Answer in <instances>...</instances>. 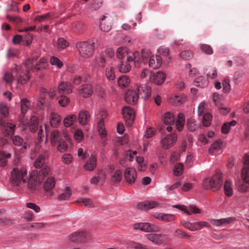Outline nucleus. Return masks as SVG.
<instances>
[{
    "mask_svg": "<svg viewBox=\"0 0 249 249\" xmlns=\"http://www.w3.org/2000/svg\"><path fill=\"white\" fill-rule=\"evenodd\" d=\"M175 117L173 113L166 112L164 114L163 122L166 124H172L174 123Z\"/></svg>",
    "mask_w": 249,
    "mask_h": 249,
    "instance_id": "44",
    "label": "nucleus"
},
{
    "mask_svg": "<svg viewBox=\"0 0 249 249\" xmlns=\"http://www.w3.org/2000/svg\"><path fill=\"white\" fill-rule=\"evenodd\" d=\"M223 182L222 176L221 173L215 174L212 178H207L204 180L203 186L205 189L210 190L213 192L218 190Z\"/></svg>",
    "mask_w": 249,
    "mask_h": 249,
    "instance_id": "3",
    "label": "nucleus"
},
{
    "mask_svg": "<svg viewBox=\"0 0 249 249\" xmlns=\"http://www.w3.org/2000/svg\"><path fill=\"white\" fill-rule=\"evenodd\" d=\"M59 133L56 130H54L51 133V142L53 146H54L56 145L57 142H58L59 140H61L59 139Z\"/></svg>",
    "mask_w": 249,
    "mask_h": 249,
    "instance_id": "47",
    "label": "nucleus"
},
{
    "mask_svg": "<svg viewBox=\"0 0 249 249\" xmlns=\"http://www.w3.org/2000/svg\"><path fill=\"white\" fill-rule=\"evenodd\" d=\"M53 15L52 13H48L43 15L37 16L34 18L35 21L41 22L46 19H48Z\"/></svg>",
    "mask_w": 249,
    "mask_h": 249,
    "instance_id": "60",
    "label": "nucleus"
},
{
    "mask_svg": "<svg viewBox=\"0 0 249 249\" xmlns=\"http://www.w3.org/2000/svg\"><path fill=\"white\" fill-rule=\"evenodd\" d=\"M20 70V67L18 66H16L15 67V70H13V73L15 72V71L17 72V74L15 75V77L17 79V81L18 83H20L21 84H26L28 81L29 80V76L27 74L25 73H18V71Z\"/></svg>",
    "mask_w": 249,
    "mask_h": 249,
    "instance_id": "27",
    "label": "nucleus"
},
{
    "mask_svg": "<svg viewBox=\"0 0 249 249\" xmlns=\"http://www.w3.org/2000/svg\"><path fill=\"white\" fill-rule=\"evenodd\" d=\"M77 92L80 96L85 98H89L93 94V87L90 84H83L78 88Z\"/></svg>",
    "mask_w": 249,
    "mask_h": 249,
    "instance_id": "9",
    "label": "nucleus"
},
{
    "mask_svg": "<svg viewBox=\"0 0 249 249\" xmlns=\"http://www.w3.org/2000/svg\"><path fill=\"white\" fill-rule=\"evenodd\" d=\"M180 57L185 60H189L193 57V53L191 51H182L180 54Z\"/></svg>",
    "mask_w": 249,
    "mask_h": 249,
    "instance_id": "61",
    "label": "nucleus"
},
{
    "mask_svg": "<svg viewBox=\"0 0 249 249\" xmlns=\"http://www.w3.org/2000/svg\"><path fill=\"white\" fill-rule=\"evenodd\" d=\"M187 127L188 129L191 132L195 131L201 126L200 124H197L194 119L190 118L187 120Z\"/></svg>",
    "mask_w": 249,
    "mask_h": 249,
    "instance_id": "33",
    "label": "nucleus"
},
{
    "mask_svg": "<svg viewBox=\"0 0 249 249\" xmlns=\"http://www.w3.org/2000/svg\"><path fill=\"white\" fill-rule=\"evenodd\" d=\"M130 83V79L125 75L120 76L118 80V84L120 87L124 88L128 86Z\"/></svg>",
    "mask_w": 249,
    "mask_h": 249,
    "instance_id": "39",
    "label": "nucleus"
},
{
    "mask_svg": "<svg viewBox=\"0 0 249 249\" xmlns=\"http://www.w3.org/2000/svg\"><path fill=\"white\" fill-rule=\"evenodd\" d=\"M184 167L182 163H179L176 164L173 170L174 174L176 176H179L182 175Z\"/></svg>",
    "mask_w": 249,
    "mask_h": 249,
    "instance_id": "56",
    "label": "nucleus"
},
{
    "mask_svg": "<svg viewBox=\"0 0 249 249\" xmlns=\"http://www.w3.org/2000/svg\"><path fill=\"white\" fill-rule=\"evenodd\" d=\"M13 145L16 146H21L20 150L24 152L29 147V144L25 142L23 138L19 135H13L10 138Z\"/></svg>",
    "mask_w": 249,
    "mask_h": 249,
    "instance_id": "12",
    "label": "nucleus"
},
{
    "mask_svg": "<svg viewBox=\"0 0 249 249\" xmlns=\"http://www.w3.org/2000/svg\"><path fill=\"white\" fill-rule=\"evenodd\" d=\"M76 46L80 55L84 58H89L91 56L95 48L94 43L92 41L77 42Z\"/></svg>",
    "mask_w": 249,
    "mask_h": 249,
    "instance_id": "4",
    "label": "nucleus"
},
{
    "mask_svg": "<svg viewBox=\"0 0 249 249\" xmlns=\"http://www.w3.org/2000/svg\"><path fill=\"white\" fill-rule=\"evenodd\" d=\"M86 25L81 22H76L72 25L73 31L77 33H82L86 30Z\"/></svg>",
    "mask_w": 249,
    "mask_h": 249,
    "instance_id": "37",
    "label": "nucleus"
},
{
    "mask_svg": "<svg viewBox=\"0 0 249 249\" xmlns=\"http://www.w3.org/2000/svg\"><path fill=\"white\" fill-rule=\"evenodd\" d=\"M57 100L58 104L62 107H67L70 102V98L66 95H60L57 97Z\"/></svg>",
    "mask_w": 249,
    "mask_h": 249,
    "instance_id": "41",
    "label": "nucleus"
},
{
    "mask_svg": "<svg viewBox=\"0 0 249 249\" xmlns=\"http://www.w3.org/2000/svg\"><path fill=\"white\" fill-rule=\"evenodd\" d=\"M27 175L26 172L24 169L14 168L11 172V177L13 182L16 185H18L22 181L26 182L25 177Z\"/></svg>",
    "mask_w": 249,
    "mask_h": 249,
    "instance_id": "6",
    "label": "nucleus"
},
{
    "mask_svg": "<svg viewBox=\"0 0 249 249\" xmlns=\"http://www.w3.org/2000/svg\"><path fill=\"white\" fill-rule=\"evenodd\" d=\"M69 240L74 243H84L90 240V235L86 231H76L71 233L68 237Z\"/></svg>",
    "mask_w": 249,
    "mask_h": 249,
    "instance_id": "5",
    "label": "nucleus"
},
{
    "mask_svg": "<svg viewBox=\"0 0 249 249\" xmlns=\"http://www.w3.org/2000/svg\"><path fill=\"white\" fill-rule=\"evenodd\" d=\"M77 117L74 114H70L66 116L64 120L63 123L66 127H70L76 121Z\"/></svg>",
    "mask_w": 249,
    "mask_h": 249,
    "instance_id": "35",
    "label": "nucleus"
},
{
    "mask_svg": "<svg viewBox=\"0 0 249 249\" xmlns=\"http://www.w3.org/2000/svg\"><path fill=\"white\" fill-rule=\"evenodd\" d=\"M105 75L107 78L109 80H113L115 78L114 69L112 67L106 69Z\"/></svg>",
    "mask_w": 249,
    "mask_h": 249,
    "instance_id": "50",
    "label": "nucleus"
},
{
    "mask_svg": "<svg viewBox=\"0 0 249 249\" xmlns=\"http://www.w3.org/2000/svg\"><path fill=\"white\" fill-rule=\"evenodd\" d=\"M201 49L204 53L208 54H211L213 53L212 47L207 44H202L201 46Z\"/></svg>",
    "mask_w": 249,
    "mask_h": 249,
    "instance_id": "63",
    "label": "nucleus"
},
{
    "mask_svg": "<svg viewBox=\"0 0 249 249\" xmlns=\"http://www.w3.org/2000/svg\"><path fill=\"white\" fill-rule=\"evenodd\" d=\"M0 113L4 117H7L9 115L8 106L4 103H0Z\"/></svg>",
    "mask_w": 249,
    "mask_h": 249,
    "instance_id": "55",
    "label": "nucleus"
},
{
    "mask_svg": "<svg viewBox=\"0 0 249 249\" xmlns=\"http://www.w3.org/2000/svg\"><path fill=\"white\" fill-rule=\"evenodd\" d=\"M14 79V76L12 74L9 72H6L5 73L3 76V80L5 81L6 83L11 84L12 83L13 80Z\"/></svg>",
    "mask_w": 249,
    "mask_h": 249,
    "instance_id": "64",
    "label": "nucleus"
},
{
    "mask_svg": "<svg viewBox=\"0 0 249 249\" xmlns=\"http://www.w3.org/2000/svg\"><path fill=\"white\" fill-rule=\"evenodd\" d=\"M172 100L173 104L176 106H179L186 101L185 96L183 94L176 95L172 98Z\"/></svg>",
    "mask_w": 249,
    "mask_h": 249,
    "instance_id": "42",
    "label": "nucleus"
},
{
    "mask_svg": "<svg viewBox=\"0 0 249 249\" xmlns=\"http://www.w3.org/2000/svg\"><path fill=\"white\" fill-rule=\"evenodd\" d=\"M159 205V202L156 201H147L141 202L137 204V207L139 209L147 210L157 207Z\"/></svg>",
    "mask_w": 249,
    "mask_h": 249,
    "instance_id": "24",
    "label": "nucleus"
},
{
    "mask_svg": "<svg viewBox=\"0 0 249 249\" xmlns=\"http://www.w3.org/2000/svg\"><path fill=\"white\" fill-rule=\"evenodd\" d=\"M139 98V95L136 90H128L125 94L124 100L129 104H135Z\"/></svg>",
    "mask_w": 249,
    "mask_h": 249,
    "instance_id": "17",
    "label": "nucleus"
},
{
    "mask_svg": "<svg viewBox=\"0 0 249 249\" xmlns=\"http://www.w3.org/2000/svg\"><path fill=\"white\" fill-rule=\"evenodd\" d=\"M90 118L89 113L87 110H82L79 111L77 120L80 124L85 125L89 122Z\"/></svg>",
    "mask_w": 249,
    "mask_h": 249,
    "instance_id": "22",
    "label": "nucleus"
},
{
    "mask_svg": "<svg viewBox=\"0 0 249 249\" xmlns=\"http://www.w3.org/2000/svg\"><path fill=\"white\" fill-rule=\"evenodd\" d=\"M49 157V153L47 150H44L41 153L39 154L37 158L36 159L34 162V166L36 168H42L41 169L45 167H48L46 166V161Z\"/></svg>",
    "mask_w": 249,
    "mask_h": 249,
    "instance_id": "10",
    "label": "nucleus"
},
{
    "mask_svg": "<svg viewBox=\"0 0 249 249\" xmlns=\"http://www.w3.org/2000/svg\"><path fill=\"white\" fill-rule=\"evenodd\" d=\"M135 230H140L145 232H158L160 231L159 226L149 223H138L133 225Z\"/></svg>",
    "mask_w": 249,
    "mask_h": 249,
    "instance_id": "8",
    "label": "nucleus"
},
{
    "mask_svg": "<svg viewBox=\"0 0 249 249\" xmlns=\"http://www.w3.org/2000/svg\"><path fill=\"white\" fill-rule=\"evenodd\" d=\"M224 191L225 195L228 196H231L233 194V190L231 187V182L226 180L224 184Z\"/></svg>",
    "mask_w": 249,
    "mask_h": 249,
    "instance_id": "51",
    "label": "nucleus"
},
{
    "mask_svg": "<svg viewBox=\"0 0 249 249\" xmlns=\"http://www.w3.org/2000/svg\"><path fill=\"white\" fill-rule=\"evenodd\" d=\"M177 139V136L175 134H171L164 137L161 141L162 146L166 149L169 148L173 145Z\"/></svg>",
    "mask_w": 249,
    "mask_h": 249,
    "instance_id": "19",
    "label": "nucleus"
},
{
    "mask_svg": "<svg viewBox=\"0 0 249 249\" xmlns=\"http://www.w3.org/2000/svg\"><path fill=\"white\" fill-rule=\"evenodd\" d=\"M30 106L29 101L26 98H22L21 100V112L24 114L26 113Z\"/></svg>",
    "mask_w": 249,
    "mask_h": 249,
    "instance_id": "45",
    "label": "nucleus"
},
{
    "mask_svg": "<svg viewBox=\"0 0 249 249\" xmlns=\"http://www.w3.org/2000/svg\"><path fill=\"white\" fill-rule=\"evenodd\" d=\"M165 74L161 71L152 73L149 76V81L155 84L160 85L164 81Z\"/></svg>",
    "mask_w": 249,
    "mask_h": 249,
    "instance_id": "20",
    "label": "nucleus"
},
{
    "mask_svg": "<svg viewBox=\"0 0 249 249\" xmlns=\"http://www.w3.org/2000/svg\"><path fill=\"white\" fill-rule=\"evenodd\" d=\"M55 179L53 177H49L45 181L43 188L45 191L51 190L55 186Z\"/></svg>",
    "mask_w": 249,
    "mask_h": 249,
    "instance_id": "34",
    "label": "nucleus"
},
{
    "mask_svg": "<svg viewBox=\"0 0 249 249\" xmlns=\"http://www.w3.org/2000/svg\"><path fill=\"white\" fill-rule=\"evenodd\" d=\"M68 145L67 142L64 140H59L57 150L60 152H64L67 150Z\"/></svg>",
    "mask_w": 249,
    "mask_h": 249,
    "instance_id": "46",
    "label": "nucleus"
},
{
    "mask_svg": "<svg viewBox=\"0 0 249 249\" xmlns=\"http://www.w3.org/2000/svg\"><path fill=\"white\" fill-rule=\"evenodd\" d=\"M16 125L11 123H7L3 129V134L6 137L12 136L15 132Z\"/></svg>",
    "mask_w": 249,
    "mask_h": 249,
    "instance_id": "29",
    "label": "nucleus"
},
{
    "mask_svg": "<svg viewBox=\"0 0 249 249\" xmlns=\"http://www.w3.org/2000/svg\"><path fill=\"white\" fill-rule=\"evenodd\" d=\"M97 164L96 157L92 155L89 160L87 161L85 165V169L88 171H92L96 167Z\"/></svg>",
    "mask_w": 249,
    "mask_h": 249,
    "instance_id": "32",
    "label": "nucleus"
},
{
    "mask_svg": "<svg viewBox=\"0 0 249 249\" xmlns=\"http://www.w3.org/2000/svg\"><path fill=\"white\" fill-rule=\"evenodd\" d=\"M195 85L200 88H205L208 86L209 80L208 78L204 76H199L195 81Z\"/></svg>",
    "mask_w": 249,
    "mask_h": 249,
    "instance_id": "36",
    "label": "nucleus"
},
{
    "mask_svg": "<svg viewBox=\"0 0 249 249\" xmlns=\"http://www.w3.org/2000/svg\"><path fill=\"white\" fill-rule=\"evenodd\" d=\"M46 63V59L44 58H41L38 63H36L35 66L34 65V60L33 59H28L24 63L25 67L26 68L27 71L29 72L30 71L33 70V69H36L37 71H39L42 68H45V64Z\"/></svg>",
    "mask_w": 249,
    "mask_h": 249,
    "instance_id": "11",
    "label": "nucleus"
},
{
    "mask_svg": "<svg viewBox=\"0 0 249 249\" xmlns=\"http://www.w3.org/2000/svg\"><path fill=\"white\" fill-rule=\"evenodd\" d=\"M149 66L153 69H158L161 65V58L160 55H151L148 61Z\"/></svg>",
    "mask_w": 249,
    "mask_h": 249,
    "instance_id": "26",
    "label": "nucleus"
},
{
    "mask_svg": "<svg viewBox=\"0 0 249 249\" xmlns=\"http://www.w3.org/2000/svg\"><path fill=\"white\" fill-rule=\"evenodd\" d=\"M122 178V173L120 170H116L111 178V181L113 183H119Z\"/></svg>",
    "mask_w": 249,
    "mask_h": 249,
    "instance_id": "48",
    "label": "nucleus"
},
{
    "mask_svg": "<svg viewBox=\"0 0 249 249\" xmlns=\"http://www.w3.org/2000/svg\"><path fill=\"white\" fill-rule=\"evenodd\" d=\"M136 161L139 164L138 168L139 171H143L145 170L146 168V165L143 163L144 158L142 156H136Z\"/></svg>",
    "mask_w": 249,
    "mask_h": 249,
    "instance_id": "49",
    "label": "nucleus"
},
{
    "mask_svg": "<svg viewBox=\"0 0 249 249\" xmlns=\"http://www.w3.org/2000/svg\"><path fill=\"white\" fill-rule=\"evenodd\" d=\"M222 142L220 140L215 141L211 145L209 149V151L211 152L213 150H217L221 148Z\"/></svg>",
    "mask_w": 249,
    "mask_h": 249,
    "instance_id": "62",
    "label": "nucleus"
},
{
    "mask_svg": "<svg viewBox=\"0 0 249 249\" xmlns=\"http://www.w3.org/2000/svg\"><path fill=\"white\" fill-rule=\"evenodd\" d=\"M182 225L187 229L191 231H196L200 230L203 227H209V224L205 221L190 223L185 222Z\"/></svg>",
    "mask_w": 249,
    "mask_h": 249,
    "instance_id": "13",
    "label": "nucleus"
},
{
    "mask_svg": "<svg viewBox=\"0 0 249 249\" xmlns=\"http://www.w3.org/2000/svg\"><path fill=\"white\" fill-rule=\"evenodd\" d=\"M122 114L126 125L131 126L135 118L134 109L130 107H124L122 109Z\"/></svg>",
    "mask_w": 249,
    "mask_h": 249,
    "instance_id": "7",
    "label": "nucleus"
},
{
    "mask_svg": "<svg viewBox=\"0 0 249 249\" xmlns=\"http://www.w3.org/2000/svg\"><path fill=\"white\" fill-rule=\"evenodd\" d=\"M75 203H83L85 206L90 208L95 206L93 202L89 198H78L76 199Z\"/></svg>",
    "mask_w": 249,
    "mask_h": 249,
    "instance_id": "38",
    "label": "nucleus"
},
{
    "mask_svg": "<svg viewBox=\"0 0 249 249\" xmlns=\"http://www.w3.org/2000/svg\"><path fill=\"white\" fill-rule=\"evenodd\" d=\"M50 62L51 65L55 66L58 69H61L63 65L62 62L55 56H52L50 58Z\"/></svg>",
    "mask_w": 249,
    "mask_h": 249,
    "instance_id": "53",
    "label": "nucleus"
},
{
    "mask_svg": "<svg viewBox=\"0 0 249 249\" xmlns=\"http://www.w3.org/2000/svg\"><path fill=\"white\" fill-rule=\"evenodd\" d=\"M139 56L141 58V61L139 63L140 64L142 62H143L144 63L148 62L151 55L150 53L148 51L143 50L142 51L141 55L140 54Z\"/></svg>",
    "mask_w": 249,
    "mask_h": 249,
    "instance_id": "52",
    "label": "nucleus"
},
{
    "mask_svg": "<svg viewBox=\"0 0 249 249\" xmlns=\"http://www.w3.org/2000/svg\"><path fill=\"white\" fill-rule=\"evenodd\" d=\"M36 172V179L32 178L28 181V188L31 192H35L39 189L40 183L43 180L44 178L48 175L50 169L48 167H45Z\"/></svg>",
    "mask_w": 249,
    "mask_h": 249,
    "instance_id": "2",
    "label": "nucleus"
},
{
    "mask_svg": "<svg viewBox=\"0 0 249 249\" xmlns=\"http://www.w3.org/2000/svg\"><path fill=\"white\" fill-rule=\"evenodd\" d=\"M57 45L58 49H64L69 45V44L64 38H59L57 41Z\"/></svg>",
    "mask_w": 249,
    "mask_h": 249,
    "instance_id": "58",
    "label": "nucleus"
},
{
    "mask_svg": "<svg viewBox=\"0 0 249 249\" xmlns=\"http://www.w3.org/2000/svg\"><path fill=\"white\" fill-rule=\"evenodd\" d=\"M11 157V154L0 151V166H4L7 164V159Z\"/></svg>",
    "mask_w": 249,
    "mask_h": 249,
    "instance_id": "43",
    "label": "nucleus"
},
{
    "mask_svg": "<svg viewBox=\"0 0 249 249\" xmlns=\"http://www.w3.org/2000/svg\"><path fill=\"white\" fill-rule=\"evenodd\" d=\"M222 96L221 94L217 92H215L213 95V100L216 106H218V107L220 111V113L223 115H226L228 113L230 110L225 107H221V105H219L220 101L222 99Z\"/></svg>",
    "mask_w": 249,
    "mask_h": 249,
    "instance_id": "23",
    "label": "nucleus"
},
{
    "mask_svg": "<svg viewBox=\"0 0 249 249\" xmlns=\"http://www.w3.org/2000/svg\"><path fill=\"white\" fill-rule=\"evenodd\" d=\"M173 207L180 209L189 215L201 213V210L195 205H191L187 207L184 205H175L173 206Z\"/></svg>",
    "mask_w": 249,
    "mask_h": 249,
    "instance_id": "18",
    "label": "nucleus"
},
{
    "mask_svg": "<svg viewBox=\"0 0 249 249\" xmlns=\"http://www.w3.org/2000/svg\"><path fill=\"white\" fill-rule=\"evenodd\" d=\"M212 115L209 113H207L203 115L202 119V124L206 127L209 126L211 123Z\"/></svg>",
    "mask_w": 249,
    "mask_h": 249,
    "instance_id": "54",
    "label": "nucleus"
},
{
    "mask_svg": "<svg viewBox=\"0 0 249 249\" xmlns=\"http://www.w3.org/2000/svg\"><path fill=\"white\" fill-rule=\"evenodd\" d=\"M235 219V218L233 217H228L219 219H211L210 222L215 226H224L234 221Z\"/></svg>",
    "mask_w": 249,
    "mask_h": 249,
    "instance_id": "25",
    "label": "nucleus"
},
{
    "mask_svg": "<svg viewBox=\"0 0 249 249\" xmlns=\"http://www.w3.org/2000/svg\"><path fill=\"white\" fill-rule=\"evenodd\" d=\"M106 18V16H103L100 19V28L101 31L104 32H108L111 28V26L109 24L106 25V24L103 23L104 19Z\"/></svg>",
    "mask_w": 249,
    "mask_h": 249,
    "instance_id": "57",
    "label": "nucleus"
},
{
    "mask_svg": "<svg viewBox=\"0 0 249 249\" xmlns=\"http://www.w3.org/2000/svg\"><path fill=\"white\" fill-rule=\"evenodd\" d=\"M235 184L238 191L241 193H244L249 191V183L245 182L242 179V180L239 179L236 180Z\"/></svg>",
    "mask_w": 249,
    "mask_h": 249,
    "instance_id": "28",
    "label": "nucleus"
},
{
    "mask_svg": "<svg viewBox=\"0 0 249 249\" xmlns=\"http://www.w3.org/2000/svg\"><path fill=\"white\" fill-rule=\"evenodd\" d=\"M125 180L129 184H133L137 178V172L135 168L129 167L124 172Z\"/></svg>",
    "mask_w": 249,
    "mask_h": 249,
    "instance_id": "14",
    "label": "nucleus"
},
{
    "mask_svg": "<svg viewBox=\"0 0 249 249\" xmlns=\"http://www.w3.org/2000/svg\"><path fill=\"white\" fill-rule=\"evenodd\" d=\"M241 178L246 183H249V155L244 156V166L241 172Z\"/></svg>",
    "mask_w": 249,
    "mask_h": 249,
    "instance_id": "16",
    "label": "nucleus"
},
{
    "mask_svg": "<svg viewBox=\"0 0 249 249\" xmlns=\"http://www.w3.org/2000/svg\"><path fill=\"white\" fill-rule=\"evenodd\" d=\"M151 89L146 85L142 84L137 88V93L138 95L141 96L142 98L146 99L148 98L151 94Z\"/></svg>",
    "mask_w": 249,
    "mask_h": 249,
    "instance_id": "21",
    "label": "nucleus"
},
{
    "mask_svg": "<svg viewBox=\"0 0 249 249\" xmlns=\"http://www.w3.org/2000/svg\"><path fill=\"white\" fill-rule=\"evenodd\" d=\"M140 53L138 52H134L132 54L127 55L126 61H121L117 66L119 71L122 73H126L129 72L131 66L129 62H134L136 67L139 66V63L141 61V58L140 57Z\"/></svg>",
    "mask_w": 249,
    "mask_h": 249,
    "instance_id": "1",
    "label": "nucleus"
},
{
    "mask_svg": "<svg viewBox=\"0 0 249 249\" xmlns=\"http://www.w3.org/2000/svg\"><path fill=\"white\" fill-rule=\"evenodd\" d=\"M147 238L156 244H160L162 243L161 237L163 236L161 234L149 233L146 235Z\"/></svg>",
    "mask_w": 249,
    "mask_h": 249,
    "instance_id": "31",
    "label": "nucleus"
},
{
    "mask_svg": "<svg viewBox=\"0 0 249 249\" xmlns=\"http://www.w3.org/2000/svg\"><path fill=\"white\" fill-rule=\"evenodd\" d=\"M71 195V190L69 187H67L64 192L60 194L57 199L59 201H63L68 199Z\"/></svg>",
    "mask_w": 249,
    "mask_h": 249,
    "instance_id": "40",
    "label": "nucleus"
},
{
    "mask_svg": "<svg viewBox=\"0 0 249 249\" xmlns=\"http://www.w3.org/2000/svg\"><path fill=\"white\" fill-rule=\"evenodd\" d=\"M57 89L59 95H67L72 92V86L71 83L68 82L60 83Z\"/></svg>",
    "mask_w": 249,
    "mask_h": 249,
    "instance_id": "15",
    "label": "nucleus"
},
{
    "mask_svg": "<svg viewBox=\"0 0 249 249\" xmlns=\"http://www.w3.org/2000/svg\"><path fill=\"white\" fill-rule=\"evenodd\" d=\"M127 49L126 48L120 47L116 51V55L119 59L123 58L127 55Z\"/></svg>",
    "mask_w": 249,
    "mask_h": 249,
    "instance_id": "59",
    "label": "nucleus"
},
{
    "mask_svg": "<svg viewBox=\"0 0 249 249\" xmlns=\"http://www.w3.org/2000/svg\"><path fill=\"white\" fill-rule=\"evenodd\" d=\"M61 121V116L55 112H52L50 115V122L52 126L55 127L58 126Z\"/></svg>",
    "mask_w": 249,
    "mask_h": 249,
    "instance_id": "30",
    "label": "nucleus"
}]
</instances>
